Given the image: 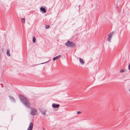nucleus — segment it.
I'll return each instance as SVG.
<instances>
[{
  "mask_svg": "<svg viewBox=\"0 0 130 130\" xmlns=\"http://www.w3.org/2000/svg\"><path fill=\"white\" fill-rule=\"evenodd\" d=\"M18 96L20 100L24 105L27 107H30V104L27 98L25 96L21 94H19Z\"/></svg>",
  "mask_w": 130,
  "mask_h": 130,
  "instance_id": "nucleus-1",
  "label": "nucleus"
},
{
  "mask_svg": "<svg viewBox=\"0 0 130 130\" xmlns=\"http://www.w3.org/2000/svg\"><path fill=\"white\" fill-rule=\"evenodd\" d=\"M65 45L68 47L74 48L76 46V45L75 43L72 42H70L68 40L65 44Z\"/></svg>",
  "mask_w": 130,
  "mask_h": 130,
  "instance_id": "nucleus-2",
  "label": "nucleus"
},
{
  "mask_svg": "<svg viewBox=\"0 0 130 130\" xmlns=\"http://www.w3.org/2000/svg\"><path fill=\"white\" fill-rule=\"evenodd\" d=\"M30 113L33 115H36L37 114V111L35 109H32L31 110Z\"/></svg>",
  "mask_w": 130,
  "mask_h": 130,
  "instance_id": "nucleus-3",
  "label": "nucleus"
},
{
  "mask_svg": "<svg viewBox=\"0 0 130 130\" xmlns=\"http://www.w3.org/2000/svg\"><path fill=\"white\" fill-rule=\"evenodd\" d=\"M52 107L53 108H58L60 105L59 104H56L55 103H53L52 104Z\"/></svg>",
  "mask_w": 130,
  "mask_h": 130,
  "instance_id": "nucleus-4",
  "label": "nucleus"
},
{
  "mask_svg": "<svg viewBox=\"0 0 130 130\" xmlns=\"http://www.w3.org/2000/svg\"><path fill=\"white\" fill-rule=\"evenodd\" d=\"M9 99L12 101V102H15V99L12 96L10 95L9 96Z\"/></svg>",
  "mask_w": 130,
  "mask_h": 130,
  "instance_id": "nucleus-5",
  "label": "nucleus"
},
{
  "mask_svg": "<svg viewBox=\"0 0 130 130\" xmlns=\"http://www.w3.org/2000/svg\"><path fill=\"white\" fill-rule=\"evenodd\" d=\"M40 10L42 12H43L44 13H45L46 12L45 9L43 7H41L40 8Z\"/></svg>",
  "mask_w": 130,
  "mask_h": 130,
  "instance_id": "nucleus-6",
  "label": "nucleus"
},
{
  "mask_svg": "<svg viewBox=\"0 0 130 130\" xmlns=\"http://www.w3.org/2000/svg\"><path fill=\"white\" fill-rule=\"evenodd\" d=\"M61 57V56L60 55H58L56 57H54L53 59V60L54 61H55L56 60L58 59L60 57Z\"/></svg>",
  "mask_w": 130,
  "mask_h": 130,
  "instance_id": "nucleus-7",
  "label": "nucleus"
},
{
  "mask_svg": "<svg viewBox=\"0 0 130 130\" xmlns=\"http://www.w3.org/2000/svg\"><path fill=\"white\" fill-rule=\"evenodd\" d=\"M6 54H7V55L9 57L10 56V53L9 49V48H8L7 49V51L6 52Z\"/></svg>",
  "mask_w": 130,
  "mask_h": 130,
  "instance_id": "nucleus-8",
  "label": "nucleus"
},
{
  "mask_svg": "<svg viewBox=\"0 0 130 130\" xmlns=\"http://www.w3.org/2000/svg\"><path fill=\"white\" fill-rule=\"evenodd\" d=\"M33 123L32 122L30 123L29 125V126L28 127V128H31L32 129H33Z\"/></svg>",
  "mask_w": 130,
  "mask_h": 130,
  "instance_id": "nucleus-9",
  "label": "nucleus"
},
{
  "mask_svg": "<svg viewBox=\"0 0 130 130\" xmlns=\"http://www.w3.org/2000/svg\"><path fill=\"white\" fill-rule=\"evenodd\" d=\"M79 60L81 64H84V61L83 60V59H81L80 58H79Z\"/></svg>",
  "mask_w": 130,
  "mask_h": 130,
  "instance_id": "nucleus-10",
  "label": "nucleus"
},
{
  "mask_svg": "<svg viewBox=\"0 0 130 130\" xmlns=\"http://www.w3.org/2000/svg\"><path fill=\"white\" fill-rule=\"evenodd\" d=\"M36 39L35 37L33 36V37L32 41L34 43H35L36 42Z\"/></svg>",
  "mask_w": 130,
  "mask_h": 130,
  "instance_id": "nucleus-11",
  "label": "nucleus"
},
{
  "mask_svg": "<svg viewBox=\"0 0 130 130\" xmlns=\"http://www.w3.org/2000/svg\"><path fill=\"white\" fill-rule=\"evenodd\" d=\"M113 33V32H111L110 33V34H109V35H108V36H110V37H111V38Z\"/></svg>",
  "mask_w": 130,
  "mask_h": 130,
  "instance_id": "nucleus-12",
  "label": "nucleus"
},
{
  "mask_svg": "<svg viewBox=\"0 0 130 130\" xmlns=\"http://www.w3.org/2000/svg\"><path fill=\"white\" fill-rule=\"evenodd\" d=\"M126 71V70L125 69H121L120 70V72L121 73L125 72Z\"/></svg>",
  "mask_w": 130,
  "mask_h": 130,
  "instance_id": "nucleus-13",
  "label": "nucleus"
},
{
  "mask_svg": "<svg viewBox=\"0 0 130 130\" xmlns=\"http://www.w3.org/2000/svg\"><path fill=\"white\" fill-rule=\"evenodd\" d=\"M50 27V26L49 25H46L45 26V28L47 29Z\"/></svg>",
  "mask_w": 130,
  "mask_h": 130,
  "instance_id": "nucleus-14",
  "label": "nucleus"
},
{
  "mask_svg": "<svg viewBox=\"0 0 130 130\" xmlns=\"http://www.w3.org/2000/svg\"><path fill=\"white\" fill-rule=\"evenodd\" d=\"M22 22L23 23H25V19L24 18H22L21 20Z\"/></svg>",
  "mask_w": 130,
  "mask_h": 130,
  "instance_id": "nucleus-15",
  "label": "nucleus"
},
{
  "mask_svg": "<svg viewBox=\"0 0 130 130\" xmlns=\"http://www.w3.org/2000/svg\"><path fill=\"white\" fill-rule=\"evenodd\" d=\"M111 38V37H110V36H108V37L107 38V40L109 41H110Z\"/></svg>",
  "mask_w": 130,
  "mask_h": 130,
  "instance_id": "nucleus-16",
  "label": "nucleus"
},
{
  "mask_svg": "<svg viewBox=\"0 0 130 130\" xmlns=\"http://www.w3.org/2000/svg\"><path fill=\"white\" fill-rule=\"evenodd\" d=\"M41 113H42V114L43 115H45V112H43V111H41Z\"/></svg>",
  "mask_w": 130,
  "mask_h": 130,
  "instance_id": "nucleus-17",
  "label": "nucleus"
},
{
  "mask_svg": "<svg viewBox=\"0 0 130 130\" xmlns=\"http://www.w3.org/2000/svg\"><path fill=\"white\" fill-rule=\"evenodd\" d=\"M81 113V112L80 111H78L77 112V114H79L80 113Z\"/></svg>",
  "mask_w": 130,
  "mask_h": 130,
  "instance_id": "nucleus-18",
  "label": "nucleus"
},
{
  "mask_svg": "<svg viewBox=\"0 0 130 130\" xmlns=\"http://www.w3.org/2000/svg\"><path fill=\"white\" fill-rule=\"evenodd\" d=\"M32 129L28 128L27 130H32Z\"/></svg>",
  "mask_w": 130,
  "mask_h": 130,
  "instance_id": "nucleus-19",
  "label": "nucleus"
},
{
  "mask_svg": "<svg viewBox=\"0 0 130 130\" xmlns=\"http://www.w3.org/2000/svg\"><path fill=\"white\" fill-rule=\"evenodd\" d=\"M47 62H48V61H47V62H44V63H41V64H44V63H47Z\"/></svg>",
  "mask_w": 130,
  "mask_h": 130,
  "instance_id": "nucleus-20",
  "label": "nucleus"
},
{
  "mask_svg": "<svg viewBox=\"0 0 130 130\" xmlns=\"http://www.w3.org/2000/svg\"><path fill=\"white\" fill-rule=\"evenodd\" d=\"M129 91H130V89H129Z\"/></svg>",
  "mask_w": 130,
  "mask_h": 130,
  "instance_id": "nucleus-21",
  "label": "nucleus"
}]
</instances>
